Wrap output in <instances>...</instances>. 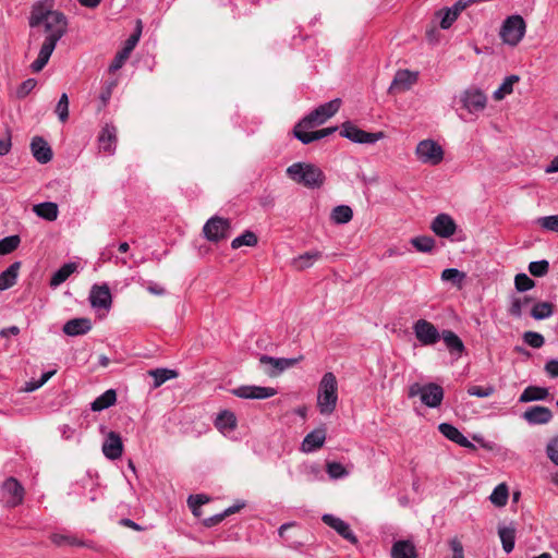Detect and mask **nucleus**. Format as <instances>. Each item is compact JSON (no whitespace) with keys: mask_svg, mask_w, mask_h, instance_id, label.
Instances as JSON below:
<instances>
[{"mask_svg":"<svg viewBox=\"0 0 558 558\" xmlns=\"http://www.w3.org/2000/svg\"><path fill=\"white\" fill-rule=\"evenodd\" d=\"M31 27L44 26L46 34L37 59L31 64L33 72H40L48 63L58 41L64 36L68 28V21L63 13L51 10L44 3L33 7L29 17Z\"/></svg>","mask_w":558,"mask_h":558,"instance_id":"obj_1","label":"nucleus"},{"mask_svg":"<svg viewBox=\"0 0 558 558\" xmlns=\"http://www.w3.org/2000/svg\"><path fill=\"white\" fill-rule=\"evenodd\" d=\"M341 100L332 99L318 106L316 109L306 114L293 129L294 136L303 144H310L314 141L322 140L336 132L337 128H326L317 131H306L314 126L325 123L335 116L340 109Z\"/></svg>","mask_w":558,"mask_h":558,"instance_id":"obj_2","label":"nucleus"},{"mask_svg":"<svg viewBox=\"0 0 558 558\" xmlns=\"http://www.w3.org/2000/svg\"><path fill=\"white\" fill-rule=\"evenodd\" d=\"M288 177L308 189H319L325 182L323 170L313 163L294 162L287 169Z\"/></svg>","mask_w":558,"mask_h":558,"instance_id":"obj_3","label":"nucleus"},{"mask_svg":"<svg viewBox=\"0 0 558 558\" xmlns=\"http://www.w3.org/2000/svg\"><path fill=\"white\" fill-rule=\"evenodd\" d=\"M338 403V381L333 373L327 372L322 377L317 391V408L322 415H330Z\"/></svg>","mask_w":558,"mask_h":558,"instance_id":"obj_4","label":"nucleus"},{"mask_svg":"<svg viewBox=\"0 0 558 558\" xmlns=\"http://www.w3.org/2000/svg\"><path fill=\"white\" fill-rule=\"evenodd\" d=\"M409 398L420 397L421 402L428 408H437L444 399V389L435 383L421 385L414 383L409 387Z\"/></svg>","mask_w":558,"mask_h":558,"instance_id":"obj_5","label":"nucleus"},{"mask_svg":"<svg viewBox=\"0 0 558 558\" xmlns=\"http://www.w3.org/2000/svg\"><path fill=\"white\" fill-rule=\"evenodd\" d=\"M526 32V23L519 14L508 16L499 32V36L504 44L511 47L517 46L524 37Z\"/></svg>","mask_w":558,"mask_h":558,"instance_id":"obj_6","label":"nucleus"},{"mask_svg":"<svg viewBox=\"0 0 558 558\" xmlns=\"http://www.w3.org/2000/svg\"><path fill=\"white\" fill-rule=\"evenodd\" d=\"M444 149L434 140H423L415 148V156L422 163L437 166L444 160Z\"/></svg>","mask_w":558,"mask_h":558,"instance_id":"obj_7","label":"nucleus"},{"mask_svg":"<svg viewBox=\"0 0 558 558\" xmlns=\"http://www.w3.org/2000/svg\"><path fill=\"white\" fill-rule=\"evenodd\" d=\"M340 135L357 144H375L376 142L385 137V134L383 132H366L357 128L350 121L342 123Z\"/></svg>","mask_w":558,"mask_h":558,"instance_id":"obj_8","label":"nucleus"},{"mask_svg":"<svg viewBox=\"0 0 558 558\" xmlns=\"http://www.w3.org/2000/svg\"><path fill=\"white\" fill-rule=\"evenodd\" d=\"M231 222L227 218L214 216L203 227L204 236L210 242H219L230 235Z\"/></svg>","mask_w":558,"mask_h":558,"instance_id":"obj_9","label":"nucleus"},{"mask_svg":"<svg viewBox=\"0 0 558 558\" xmlns=\"http://www.w3.org/2000/svg\"><path fill=\"white\" fill-rule=\"evenodd\" d=\"M413 331L422 345H434L440 340L438 329L426 319H418L413 325Z\"/></svg>","mask_w":558,"mask_h":558,"instance_id":"obj_10","label":"nucleus"},{"mask_svg":"<svg viewBox=\"0 0 558 558\" xmlns=\"http://www.w3.org/2000/svg\"><path fill=\"white\" fill-rule=\"evenodd\" d=\"M1 499L9 507H15L22 504L24 499V488L14 477L5 480L1 486Z\"/></svg>","mask_w":558,"mask_h":558,"instance_id":"obj_11","label":"nucleus"},{"mask_svg":"<svg viewBox=\"0 0 558 558\" xmlns=\"http://www.w3.org/2000/svg\"><path fill=\"white\" fill-rule=\"evenodd\" d=\"M231 393L241 399L264 400L277 395L272 387H262L255 385H243L231 390Z\"/></svg>","mask_w":558,"mask_h":558,"instance_id":"obj_12","label":"nucleus"},{"mask_svg":"<svg viewBox=\"0 0 558 558\" xmlns=\"http://www.w3.org/2000/svg\"><path fill=\"white\" fill-rule=\"evenodd\" d=\"M303 360V356L300 355L299 357L293 359H286V357H272L269 355H260L259 363L262 365L269 366V368L266 371V373L270 377L278 376L283 371L296 365L300 361Z\"/></svg>","mask_w":558,"mask_h":558,"instance_id":"obj_13","label":"nucleus"},{"mask_svg":"<svg viewBox=\"0 0 558 558\" xmlns=\"http://www.w3.org/2000/svg\"><path fill=\"white\" fill-rule=\"evenodd\" d=\"M141 33H142L141 21H138L136 32L134 34H132L126 39L123 49L117 53L113 61L109 65L110 72H116L123 66V64L128 60L130 53L137 45L140 37H141Z\"/></svg>","mask_w":558,"mask_h":558,"instance_id":"obj_14","label":"nucleus"},{"mask_svg":"<svg viewBox=\"0 0 558 558\" xmlns=\"http://www.w3.org/2000/svg\"><path fill=\"white\" fill-rule=\"evenodd\" d=\"M461 101L469 112L474 113L485 109L487 97L478 88H469L461 95Z\"/></svg>","mask_w":558,"mask_h":558,"instance_id":"obj_15","label":"nucleus"},{"mask_svg":"<svg viewBox=\"0 0 558 558\" xmlns=\"http://www.w3.org/2000/svg\"><path fill=\"white\" fill-rule=\"evenodd\" d=\"M101 451L104 456L109 460L120 459L123 453V442L121 436L117 432H108L102 442Z\"/></svg>","mask_w":558,"mask_h":558,"instance_id":"obj_16","label":"nucleus"},{"mask_svg":"<svg viewBox=\"0 0 558 558\" xmlns=\"http://www.w3.org/2000/svg\"><path fill=\"white\" fill-rule=\"evenodd\" d=\"M322 520L326 525L333 529L339 535L349 541L351 544L357 543V537L352 532L350 525L342 519L327 513L323 515Z\"/></svg>","mask_w":558,"mask_h":558,"instance_id":"obj_17","label":"nucleus"},{"mask_svg":"<svg viewBox=\"0 0 558 558\" xmlns=\"http://www.w3.org/2000/svg\"><path fill=\"white\" fill-rule=\"evenodd\" d=\"M430 229L440 238H450L456 233L457 225L448 214H439L432 221Z\"/></svg>","mask_w":558,"mask_h":558,"instance_id":"obj_18","label":"nucleus"},{"mask_svg":"<svg viewBox=\"0 0 558 558\" xmlns=\"http://www.w3.org/2000/svg\"><path fill=\"white\" fill-rule=\"evenodd\" d=\"M89 302L94 308L109 310L112 303L110 289L107 284H95L89 293Z\"/></svg>","mask_w":558,"mask_h":558,"instance_id":"obj_19","label":"nucleus"},{"mask_svg":"<svg viewBox=\"0 0 558 558\" xmlns=\"http://www.w3.org/2000/svg\"><path fill=\"white\" fill-rule=\"evenodd\" d=\"M522 417L530 424V425H543L547 424L553 418V413L549 408L543 407V405H533L527 408L523 414Z\"/></svg>","mask_w":558,"mask_h":558,"instance_id":"obj_20","label":"nucleus"},{"mask_svg":"<svg viewBox=\"0 0 558 558\" xmlns=\"http://www.w3.org/2000/svg\"><path fill=\"white\" fill-rule=\"evenodd\" d=\"M325 441L326 428L324 426L317 427L304 437L301 444V450L305 453L314 452L322 448Z\"/></svg>","mask_w":558,"mask_h":558,"instance_id":"obj_21","label":"nucleus"},{"mask_svg":"<svg viewBox=\"0 0 558 558\" xmlns=\"http://www.w3.org/2000/svg\"><path fill=\"white\" fill-rule=\"evenodd\" d=\"M99 148L106 154L112 155L117 147V129L111 124H106L98 136Z\"/></svg>","mask_w":558,"mask_h":558,"instance_id":"obj_22","label":"nucleus"},{"mask_svg":"<svg viewBox=\"0 0 558 558\" xmlns=\"http://www.w3.org/2000/svg\"><path fill=\"white\" fill-rule=\"evenodd\" d=\"M416 73H413L409 70L398 71L389 87V90L391 93L408 90L416 82Z\"/></svg>","mask_w":558,"mask_h":558,"instance_id":"obj_23","label":"nucleus"},{"mask_svg":"<svg viewBox=\"0 0 558 558\" xmlns=\"http://www.w3.org/2000/svg\"><path fill=\"white\" fill-rule=\"evenodd\" d=\"M31 149L35 159L40 163H47L52 159L49 144L40 136H35L32 140Z\"/></svg>","mask_w":558,"mask_h":558,"instance_id":"obj_24","label":"nucleus"},{"mask_svg":"<svg viewBox=\"0 0 558 558\" xmlns=\"http://www.w3.org/2000/svg\"><path fill=\"white\" fill-rule=\"evenodd\" d=\"M92 329V322L88 318L81 317L66 322L63 326V332L68 336H81L87 333Z\"/></svg>","mask_w":558,"mask_h":558,"instance_id":"obj_25","label":"nucleus"},{"mask_svg":"<svg viewBox=\"0 0 558 558\" xmlns=\"http://www.w3.org/2000/svg\"><path fill=\"white\" fill-rule=\"evenodd\" d=\"M21 262H14L0 274V291L10 289L16 283Z\"/></svg>","mask_w":558,"mask_h":558,"instance_id":"obj_26","label":"nucleus"},{"mask_svg":"<svg viewBox=\"0 0 558 558\" xmlns=\"http://www.w3.org/2000/svg\"><path fill=\"white\" fill-rule=\"evenodd\" d=\"M392 558H416V549L411 541H397L391 547Z\"/></svg>","mask_w":558,"mask_h":558,"instance_id":"obj_27","label":"nucleus"},{"mask_svg":"<svg viewBox=\"0 0 558 558\" xmlns=\"http://www.w3.org/2000/svg\"><path fill=\"white\" fill-rule=\"evenodd\" d=\"M33 211L38 217H40L47 221H54L58 218L59 208L56 203L44 202V203L34 205Z\"/></svg>","mask_w":558,"mask_h":558,"instance_id":"obj_28","label":"nucleus"},{"mask_svg":"<svg viewBox=\"0 0 558 558\" xmlns=\"http://www.w3.org/2000/svg\"><path fill=\"white\" fill-rule=\"evenodd\" d=\"M215 426L220 432L234 430L236 427V417L234 413L228 410L221 411L215 420Z\"/></svg>","mask_w":558,"mask_h":558,"instance_id":"obj_29","label":"nucleus"},{"mask_svg":"<svg viewBox=\"0 0 558 558\" xmlns=\"http://www.w3.org/2000/svg\"><path fill=\"white\" fill-rule=\"evenodd\" d=\"M77 270L76 263H66L61 266L51 277L50 287L57 288L63 283L73 272Z\"/></svg>","mask_w":558,"mask_h":558,"instance_id":"obj_30","label":"nucleus"},{"mask_svg":"<svg viewBox=\"0 0 558 558\" xmlns=\"http://www.w3.org/2000/svg\"><path fill=\"white\" fill-rule=\"evenodd\" d=\"M548 397V389L536 386L526 387L519 398V402L526 403L532 401L545 400Z\"/></svg>","mask_w":558,"mask_h":558,"instance_id":"obj_31","label":"nucleus"},{"mask_svg":"<svg viewBox=\"0 0 558 558\" xmlns=\"http://www.w3.org/2000/svg\"><path fill=\"white\" fill-rule=\"evenodd\" d=\"M117 401V393L113 389L105 391L102 395L97 397L90 404V409L95 412L106 410L113 405Z\"/></svg>","mask_w":558,"mask_h":558,"instance_id":"obj_32","label":"nucleus"},{"mask_svg":"<svg viewBox=\"0 0 558 558\" xmlns=\"http://www.w3.org/2000/svg\"><path fill=\"white\" fill-rule=\"evenodd\" d=\"M440 338L444 340L447 349L451 353H458L461 355L464 351V344L462 340L451 330H444L440 335Z\"/></svg>","mask_w":558,"mask_h":558,"instance_id":"obj_33","label":"nucleus"},{"mask_svg":"<svg viewBox=\"0 0 558 558\" xmlns=\"http://www.w3.org/2000/svg\"><path fill=\"white\" fill-rule=\"evenodd\" d=\"M322 257V253L319 251H310L301 254L300 256L293 258L292 265L298 270H303L311 267L316 260Z\"/></svg>","mask_w":558,"mask_h":558,"instance_id":"obj_34","label":"nucleus"},{"mask_svg":"<svg viewBox=\"0 0 558 558\" xmlns=\"http://www.w3.org/2000/svg\"><path fill=\"white\" fill-rule=\"evenodd\" d=\"M50 541L59 547L62 546H85V543L78 539L76 536L69 533H52L50 535Z\"/></svg>","mask_w":558,"mask_h":558,"instance_id":"obj_35","label":"nucleus"},{"mask_svg":"<svg viewBox=\"0 0 558 558\" xmlns=\"http://www.w3.org/2000/svg\"><path fill=\"white\" fill-rule=\"evenodd\" d=\"M498 534L502 544L504 550L509 554L514 548L515 529L513 526H501L498 529Z\"/></svg>","mask_w":558,"mask_h":558,"instance_id":"obj_36","label":"nucleus"},{"mask_svg":"<svg viewBox=\"0 0 558 558\" xmlns=\"http://www.w3.org/2000/svg\"><path fill=\"white\" fill-rule=\"evenodd\" d=\"M509 498V488L506 483L497 485L489 496L490 502L496 507H505Z\"/></svg>","mask_w":558,"mask_h":558,"instance_id":"obj_37","label":"nucleus"},{"mask_svg":"<svg viewBox=\"0 0 558 558\" xmlns=\"http://www.w3.org/2000/svg\"><path fill=\"white\" fill-rule=\"evenodd\" d=\"M520 81V77L515 74L507 76L498 89L494 92L495 100H502L507 95L513 92V85Z\"/></svg>","mask_w":558,"mask_h":558,"instance_id":"obj_38","label":"nucleus"},{"mask_svg":"<svg viewBox=\"0 0 558 558\" xmlns=\"http://www.w3.org/2000/svg\"><path fill=\"white\" fill-rule=\"evenodd\" d=\"M353 211L348 205L336 206L330 215L331 220L337 225H344L351 221Z\"/></svg>","mask_w":558,"mask_h":558,"instance_id":"obj_39","label":"nucleus"},{"mask_svg":"<svg viewBox=\"0 0 558 558\" xmlns=\"http://www.w3.org/2000/svg\"><path fill=\"white\" fill-rule=\"evenodd\" d=\"M148 375L154 378V388H158L167 380L175 378L178 373L169 368H156L148 371Z\"/></svg>","mask_w":558,"mask_h":558,"instance_id":"obj_40","label":"nucleus"},{"mask_svg":"<svg viewBox=\"0 0 558 558\" xmlns=\"http://www.w3.org/2000/svg\"><path fill=\"white\" fill-rule=\"evenodd\" d=\"M553 314L554 305L550 302H538L531 310V316L537 320L549 318Z\"/></svg>","mask_w":558,"mask_h":558,"instance_id":"obj_41","label":"nucleus"},{"mask_svg":"<svg viewBox=\"0 0 558 558\" xmlns=\"http://www.w3.org/2000/svg\"><path fill=\"white\" fill-rule=\"evenodd\" d=\"M244 507V504H238V505H234V506H231L229 508H227L225 511L220 512V513H217L215 515H211L209 518H206L204 520V525L207 526V527H211L214 525H217L219 524L221 521H223V519L230 514H233L235 512H238L240 509H242Z\"/></svg>","mask_w":558,"mask_h":558,"instance_id":"obj_42","label":"nucleus"},{"mask_svg":"<svg viewBox=\"0 0 558 558\" xmlns=\"http://www.w3.org/2000/svg\"><path fill=\"white\" fill-rule=\"evenodd\" d=\"M258 243L257 235L250 230L244 231L241 235L234 238L231 242V247L238 250L243 245L255 246Z\"/></svg>","mask_w":558,"mask_h":558,"instance_id":"obj_43","label":"nucleus"},{"mask_svg":"<svg viewBox=\"0 0 558 558\" xmlns=\"http://www.w3.org/2000/svg\"><path fill=\"white\" fill-rule=\"evenodd\" d=\"M411 244L418 252L429 253L435 247V240L432 236H427V235L415 236L411 240Z\"/></svg>","mask_w":558,"mask_h":558,"instance_id":"obj_44","label":"nucleus"},{"mask_svg":"<svg viewBox=\"0 0 558 558\" xmlns=\"http://www.w3.org/2000/svg\"><path fill=\"white\" fill-rule=\"evenodd\" d=\"M21 243L19 235H9L0 240V256L15 251Z\"/></svg>","mask_w":558,"mask_h":558,"instance_id":"obj_45","label":"nucleus"},{"mask_svg":"<svg viewBox=\"0 0 558 558\" xmlns=\"http://www.w3.org/2000/svg\"><path fill=\"white\" fill-rule=\"evenodd\" d=\"M530 300L531 299L529 296H513L508 310L509 314L517 318L521 317L522 311L527 305Z\"/></svg>","mask_w":558,"mask_h":558,"instance_id":"obj_46","label":"nucleus"},{"mask_svg":"<svg viewBox=\"0 0 558 558\" xmlns=\"http://www.w3.org/2000/svg\"><path fill=\"white\" fill-rule=\"evenodd\" d=\"M208 501H209V497H207L206 495H203V494L191 495L187 499L189 507L191 508V510L195 517L201 515L199 507L202 505L207 504Z\"/></svg>","mask_w":558,"mask_h":558,"instance_id":"obj_47","label":"nucleus"},{"mask_svg":"<svg viewBox=\"0 0 558 558\" xmlns=\"http://www.w3.org/2000/svg\"><path fill=\"white\" fill-rule=\"evenodd\" d=\"M549 270V263L546 259L531 262L529 271L534 277H543Z\"/></svg>","mask_w":558,"mask_h":558,"instance_id":"obj_48","label":"nucleus"},{"mask_svg":"<svg viewBox=\"0 0 558 558\" xmlns=\"http://www.w3.org/2000/svg\"><path fill=\"white\" fill-rule=\"evenodd\" d=\"M523 341L534 349H539L545 343L543 335L536 331H525L523 333Z\"/></svg>","mask_w":558,"mask_h":558,"instance_id":"obj_49","label":"nucleus"},{"mask_svg":"<svg viewBox=\"0 0 558 558\" xmlns=\"http://www.w3.org/2000/svg\"><path fill=\"white\" fill-rule=\"evenodd\" d=\"M56 113L61 122H65L69 118V97L65 93L60 96L56 106Z\"/></svg>","mask_w":558,"mask_h":558,"instance_id":"obj_50","label":"nucleus"},{"mask_svg":"<svg viewBox=\"0 0 558 558\" xmlns=\"http://www.w3.org/2000/svg\"><path fill=\"white\" fill-rule=\"evenodd\" d=\"M465 278V274L457 268H447L441 272V279L444 281H452L461 283Z\"/></svg>","mask_w":558,"mask_h":558,"instance_id":"obj_51","label":"nucleus"},{"mask_svg":"<svg viewBox=\"0 0 558 558\" xmlns=\"http://www.w3.org/2000/svg\"><path fill=\"white\" fill-rule=\"evenodd\" d=\"M514 286L518 291L524 292L534 287V281L525 274H518L514 278Z\"/></svg>","mask_w":558,"mask_h":558,"instance_id":"obj_52","label":"nucleus"},{"mask_svg":"<svg viewBox=\"0 0 558 558\" xmlns=\"http://www.w3.org/2000/svg\"><path fill=\"white\" fill-rule=\"evenodd\" d=\"M438 429L446 438L453 442H456V439L461 435V432L449 423L439 424Z\"/></svg>","mask_w":558,"mask_h":558,"instance_id":"obj_53","label":"nucleus"},{"mask_svg":"<svg viewBox=\"0 0 558 558\" xmlns=\"http://www.w3.org/2000/svg\"><path fill=\"white\" fill-rule=\"evenodd\" d=\"M327 473L331 478H341L348 475V471L339 462H328Z\"/></svg>","mask_w":558,"mask_h":558,"instance_id":"obj_54","label":"nucleus"},{"mask_svg":"<svg viewBox=\"0 0 558 558\" xmlns=\"http://www.w3.org/2000/svg\"><path fill=\"white\" fill-rule=\"evenodd\" d=\"M37 85L35 78H27L16 88V97L20 99L25 98Z\"/></svg>","mask_w":558,"mask_h":558,"instance_id":"obj_55","label":"nucleus"},{"mask_svg":"<svg viewBox=\"0 0 558 558\" xmlns=\"http://www.w3.org/2000/svg\"><path fill=\"white\" fill-rule=\"evenodd\" d=\"M495 392V388L490 385L486 387L482 386H471L468 389V393L470 396L478 397V398H487L490 397Z\"/></svg>","mask_w":558,"mask_h":558,"instance_id":"obj_56","label":"nucleus"},{"mask_svg":"<svg viewBox=\"0 0 558 558\" xmlns=\"http://www.w3.org/2000/svg\"><path fill=\"white\" fill-rule=\"evenodd\" d=\"M459 12L454 9V7L447 9L440 20V27L442 29L449 28L452 23L457 20Z\"/></svg>","mask_w":558,"mask_h":558,"instance_id":"obj_57","label":"nucleus"},{"mask_svg":"<svg viewBox=\"0 0 558 558\" xmlns=\"http://www.w3.org/2000/svg\"><path fill=\"white\" fill-rule=\"evenodd\" d=\"M538 223L543 229L558 232V215L542 217L538 219Z\"/></svg>","mask_w":558,"mask_h":558,"instance_id":"obj_58","label":"nucleus"},{"mask_svg":"<svg viewBox=\"0 0 558 558\" xmlns=\"http://www.w3.org/2000/svg\"><path fill=\"white\" fill-rule=\"evenodd\" d=\"M546 453L550 461L558 465V436L550 439L547 444Z\"/></svg>","mask_w":558,"mask_h":558,"instance_id":"obj_59","label":"nucleus"},{"mask_svg":"<svg viewBox=\"0 0 558 558\" xmlns=\"http://www.w3.org/2000/svg\"><path fill=\"white\" fill-rule=\"evenodd\" d=\"M449 547L452 550L451 558H464L463 545L457 537L449 541Z\"/></svg>","mask_w":558,"mask_h":558,"instance_id":"obj_60","label":"nucleus"},{"mask_svg":"<svg viewBox=\"0 0 558 558\" xmlns=\"http://www.w3.org/2000/svg\"><path fill=\"white\" fill-rule=\"evenodd\" d=\"M117 80H112L110 82H108L105 86V88L102 89V92L100 93V100L102 102L104 106H106L109 101V99L111 98V95H112V90L113 88L117 86Z\"/></svg>","mask_w":558,"mask_h":558,"instance_id":"obj_61","label":"nucleus"},{"mask_svg":"<svg viewBox=\"0 0 558 558\" xmlns=\"http://www.w3.org/2000/svg\"><path fill=\"white\" fill-rule=\"evenodd\" d=\"M544 369L549 377L558 378V360L550 359L549 361H547Z\"/></svg>","mask_w":558,"mask_h":558,"instance_id":"obj_62","label":"nucleus"},{"mask_svg":"<svg viewBox=\"0 0 558 558\" xmlns=\"http://www.w3.org/2000/svg\"><path fill=\"white\" fill-rule=\"evenodd\" d=\"M147 291L151 294H155V295H163L166 293V290L163 287H161L160 284L158 283H154V282H150L148 286H147Z\"/></svg>","mask_w":558,"mask_h":558,"instance_id":"obj_63","label":"nucleus"},{"mask_svg":"<svg viewBox=\"0 0 558 558\" xmlns=\"http://www.w3.org/2000/svg\"><path fill=\"white\" fill-rule=\"evenodd\" d=\"M456 444H458L459 446H461L463 448H468V449H471V450H475L476 449L474 444H472L462 433L458 437V439H456Z\"/></svg>","mask_w":558,"mask_h":558,"instance_id":"obj_64","label":"nucleus"}]
</instances>
